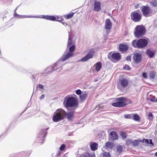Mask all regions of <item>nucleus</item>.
<instances>
[{"mask_svg": "<svg viewBox=\"0 0 157 157\" xmlns=\"http://www.w3.org/2000/svg\"><path fill=\"white\" fill-rule=\"evenodd\" d=\"M145 32V27L142 25H138L135 29L134 35L138 37L144 35Z\"/></svg>", "mask_w": 157, "mask_h": 157, "instance_id": "39448f33", "label": "nucleus"}, {"mask_svg": "<svg viewBox=\"0 0 157 157\" xmlns=\"http://www.w3.org/2000/svg\"><path fill=\"white\" fill-rule=\"evenodd\" d=\"M75 48V46L74 45L71 46L69 48V52H67L66 54L62 56V60L66 61L71 57L73 54L72 52L74 51Z\"/></svg>", "mask_w": 157, "mask_h": 157, "instance_id": "6e6552de", "label": "nucleus"}, {"mask_svg": "<svg viewBox=\"0 0 157 157\" xmlns=\"http://www.w3.org/2000/svg\"><path fill=\"white\" fill-rule=\"evenodd\" d=\"M117 102L113 103L112 105L115 107H122L127 105L128 99L125 98L121 97L116 99Z\"/></svg>", "mask_w": 157, "mask_h": 157, "instance_id": "20e7f679", "label": "nucleus"}, {"mask_svg": "<svg viewBox=\"0 0 157 157\" xmlns=\"http://www.w3.org/2000/svg\"><path fill=\"white\" fill-rule=\"evenodd\" d=\"M101 157H110V155L109 153L105 152L103 153V154Z\"/></svg>", "mask_w": 157, "mask_h": 157, "instance_id": "c85d7f7f", "label": "nucleus"}, {"mask_svg": "<svg viewBox=\"0 0 157 157\" xmlns=\"http://www.w3.org/2000/svg\"><path fill=\"white\" fill-rule=\"evenodd\" d=\"M142 75L144 78H147V74L146 73H143Z\"/></svg>", "mask_w": 157, "mask_h": 157, "instance_id": "49530a36", "label": "nucleus"}, {"mask_svg": "<svg viewBox=\"0 0 157 157\" xmlns=\"http://www.w3.org/2000/svg\"><path fill=\"white\" fill-rule=\"evenodd\" d=\"M60 152H59V153H58V155H59L60 154Z\"/></svg>", "mask_w": 157, "mask_h": 157, "instance_id": "864d4df0", "label": "nucleus"}, {"mask_svg": "<svg viewBox=\"0 0 157 157\" xmlns=\"http://www.w3.org/2000/svg\"><path fill=\"white\" fill-rule=\"evenodd\" d=\"M128 48V47L127 45L123 44H121L119 47V49L121 51H126Z\"/></svg>", "mask_w": 157, "mask_h": 157, "instance_id": "412c9836", "label": "nucleus"}, {"mask_svg": "<svg viewBox=\"0 0 157 157\" xmlns=\"http://www.w3.org/2000/svg\"><path fill=\"white\" fill-rule=\"evenodd\" d=\"M147 53L150 58L152 57L154 55V53L152 51L149 50H147Z\"/></svg>", "mask_w": 157, "mask_h": 157, "instance_id": "a878e982", "label": "nucleus"}, {"mask_svg": "<svg viewBox=\"0 0 157 157\" xmlns=\"http://www.w3.org/2000/svg\"><path fill=\"white\" fill-rule=\"evenodd\" d=\"M105 146L107 148H112L114 146V144L112 142H108L106 143Z\"/></svg>", "mask_w": 157, "mask_h": 157, "instance_id": "b1692460", "label": "nucleus"}, {"mask_svg": "<svg viewBox=\"0 0 157 157\" xmlns=\"http://www.w3.org/2000/svg\"><path fill=\"white\" fill-rule=\"evenodd\" d=\"M149 77L151 79H153L155 76V73L154 71H151L149 73Z\"/></svg>", "mask_w": 157, "mask_h": 157, "instance_id": "cd10ccee", "label": "nucleus"}, {"mask_svg": "<svg viewBox=\"0 0 157 157\" xmlns=\"http://www.w3.org/2000/svg\"><path fill=\"white\" fill-rule=\"evenodd\" d=\"M64 61L62 60V57L58 61L57 63L54 64L52 67H51L47 70L49 69L52 70V71H54L62 67L63 65V62Z\"/></svg>", "mask_w": 157, "mask_h": 157, "instance_id": "1a4fd4ad", "label": "nucleus"}, {"mask_svg": "<svg viewBox=\"0 0 157 157\" xmlns=\"http://www.w3.org/2000/svg\"><path fill=\"white\" fill-rule=\"evenodd\" d=\"M150 9L147 6H144L142 7V11L144 16L147 17L149 13Z\"/></svg>", "mask_w": 157, "mask_h": 157, "instance_id": "f8f14e48", "label": "nucleus"}, {"mask_svg": "<svg viewBox=\"0 0 157 157\" xmlns=\"http://www.w3.org/2000/svg\"><path fill=\"white\" fill-rule=\"evenodd\" d=\"M65 147V146L64 144H62L59 148L60 150L61 151H63L64 150Z\"/></svg>", "mask_w": 157, "mask_h": 157, "instance_id": "79ce46f5", "label": "nucleus"}, {"mask_svg": "<svg viewBox=\"0 0 157 157\" xmlns=\"http://www.w3.org/2000/svg\"><path fill=\"white\" fill-rule=\"evenodd\" d=\"M126 59L127 60L130 61L131 60V57L130 56H128L126 58Z\"/></svg>", "mask_w": 157, "mask_h": 157, "instance_id": "de8ad7c7", "label": "nucleus"}, {"mask_svg": "<svg viewBox=\"0 0 157 157\" xmlns=\"http://www.w3.org/2000/svg\"><path fill=\"white\" fill-rule=\"evenodd\" d=\"M147 43V40L146 39L142 38L138 40H133L132 42V45L135 48H142L145 47Z\"/></svg>", "mask_w": 157, "mask_h": 157, "instance_id": "7ed1b4c3", "label": "nucleus"}, {"mask_svg": "<svg viewBox=\"0 0 157 157\" xmlns=\"http://www.w3.org/2000/svg\"><path fill=\"white\" fill-rule=\"evenodd\" d=\"M44 95L42 94V95H41V96L40 97V98L41 99H43L44 98Z\"/></svg>", "mask_w": 157, "mask_h": 157, "instance_id": "8fccbe9b", "label": "nucleus"}, {"mask_svg": "<svg viewBox=\"0 0 157 157\" xmlns=\"http://www.w3.org/2000/svg\"><path fill=\"white\" fill-rule=\"evenodd\" d=\"M39 87L40 89L43 88V86L42 85L39 84L38 86Z\"/></svg>", "mask_w": 157, "mask_h": 157, "instance_id": "09e8293b", "label": "nucleus"}, {"mask_svg": "<svg viewBox=\"0 0 157 157\" xmlns=\"http://www.w3.org/2000/svg\"><path fill=\"white\" fill-rule=\"evenodd\" d=\"M95 69L97 72L99 71L102 67V64L100 62H98L94 65Z\"/></svg>", "mask_w": 157, "mask_h": 157, "instance_id": "6ab92c4d", "label": "nucleus"}, {"mask_svg": "<svg viewBox=\"0 0 157 157\" xmlns=\"http://www.w3.org/2000/svg\"><path fill=\"white\" fill-rule=\"evenodd\" d=\"M17 9V8H16V9L15 10V11ZM14 16L17 17V18H25L26 17H32V16H26V15H19V14H18L17 13H16L15 12V11L14 14Z\"/></svg>", "mask_w": 157, "mask_h": 157, "instance_id": "aec40b11", "label": "nucleus"}, {"mask_svg": "<svg viewBox=\"0 0 157 157\" xmlns=\"http://www.w3.org/2000/svg\"><path fill=\"white\" fill-rule=\"evenodd\" d=\"M139 143V141L136 140H134V141H133L132 145L135 146H136L138 145Z\"/></svg>", "mask_w": 157, "mask_h": 157, "instance_id": "2f4dec72", "label": "nucleus"}, {"mask_svg": "<svg viewBox=\"0 0 157 157\" xmlns=\"http://www.w3.org/2000/svg\"><path fill=\"white\" fill-rule=\"evenodd\" d=\"M150 93H148V95H149V94H150Z\"/></svg>", "mask_w": 157, "mask_h": 157, "instance_id": "5fc2aeb1", "label": "nucleus"}, {"mask_svg": "<svg viewBox=\"0 0 157 157\" xmlns=\"http://www.w3.org/2000/svg\"><path fill=\"white\" fill-rule=\"evenodd\" d=\"M50 67H49L48 68H47L46 69V70H45V72L47 73H48V74H49L51 72H52V70H51V69H49L48 70H47L48 69H49Z\"/></svg>", "mask_w": 157, "mask_h": 157, "instance_id": "a19ab883", "label": "nucleus"}, {"mask_svg": "<svg viewBox=\"0 0 157 157\" xmlns=\"http://www.w3.org/2000/svg\"><path fill=\"white\" fill-rule=\"evenodd\" d=\"M129 81L127 78H123L120 79L117 84V87L120 90L122 88H126L128 85Z\"/></svg>", "mask_w": 157, "mask_h": 157, "instance_id": "423d86ee", "label": "nucleus"}, {"mask_svg": "<svg viewBox=\"0 0 157 157\" xmlns=\"http://www.w3.org/2000/svg\"><path fill=\"white\" fill-rule=\"evenodd\" d=\"M132 118L133 120L136 121H139L140 120L139 116L136 114L132 115Z\"/></svg>", "mask_w": 157, "mask_h": 157, "instance_id": "393cba45", "label": "nucleus"}, {"mask_svg": "<svg viewBox=\"0 0 157 157\" xmlns=\"http://www.w3.org/2000/svg\"><path fill=\"white\" fill-rule=\"evenodd\" d=\"M73 15H74L73 13H70L69 14H68L67 15H65V17L67 19H68L71 18L73 17Z\"/></svg>", "mask_w": 157, "mask_h": 157, "instance_id": "c756f323", "label": "nucleus"}, {"mask_svg": "<svg viewBox=\"0 0 157 157\" xmlns=\"http://www.w3.org/2000/svg\"><path fill=\"white\" fill-rule=\"evenodd\" d=\"M94 55V51L93 50H90L87 55L79 60V62H85L89 59L93 58Z\"/></svg>", "mask_w": 157, "mask_h": 157, "instance_id": "9b49d317", "label": "nucleus"}, {"mask_svg": "<svg viewBox=\"0 0 157 157\" xmlns=\"http://www.w3.org/2000/svg\"><path fill=\"white\" fill-rule=\"evenodd\" d=\"M82 92L80 90H78L76 91V93L78 95L81 94Z\"/></svg>", "mask_w": 157, "mask_h": 157, "instance_id": "c03bdc74", "label": "nucleus"}, {"mask_svg": "<svg viewBox=\"0 0 157 157\" xmlns=\"http://www.w3.org/2000/svg\"><path fill=\"white\" fill-rule=\"evenodd\" d=\"M101 9V3L99 2L95 1L94 2V10L95 11H99Z\"/></svg>", "mask_w": 157, "mask_h": 157, "instance_id": "f3484780", "label": "nucleus"}, {"mask_svg": "<svg viewBox=\"0 0 157 157\" xmlns=\"http://www.w3.org/2000/svg\"><path fill=\"white\" fill-rule=\"evenodd\" d=\"M123 149V147L121 145L117 146V152L119 153L122 151Z\"/></svg>", "mask_w": 157, "mask_h": 157, "instance_id": "bb28decb", "label": "nucleus"}, {"mask_svg": "<svg viewBox=\"0 0 157 157\" xmlns=\"http://www.w3.org/2000/svg\"><path fill=\"white\" fill-rule=\"evenodd\" d=\"M41 18L52 21H55L56 19V17L54 16L49 15H42Z\"/></svg>", "mask_w": 157, "mask_h": 157, "instance_id": "a211bd4d", "label": "nucleus"}, {"mask_svg": "<svg viewBox=\"0 0 157 157\" xmlns=\"http://www.w3.org/2000/svg\"><path fill=\"white\" fill-rule=\"evenodd\" d=\"M133 58L135 62L136 63H138L140 62L141 60V55L139 53H135L134 55Z\"/></svg>", "mask_w": 157, "mask_h": 157, "instance_id": "dca6fc26", "label": "nucleus"}, {"mask_svg": "<svg viewBox=\"0 0 157 157\" xmlns=\"http://www.w3.org/2000/svg\"><path fill=\"white\" fill-rule=\"evenodd\" d=\"M87 97V94L86 93H83L80 96V99L82 101L85 100Z\"/></svg>", "mask_w": 157, "mask_h": 157, "instance_id": "5701e85b", "label": "nucleus"}, {"mask_svg": "<svg viewBox=\"0 0 157 157\" xmlns=\"http://www.w3.org/2000/svg\"><path fill=\"white\" fill-rule=\"evenodd\" d=\"M63 23V25H67V23H65V22H63V23Z\"/></svg>", "mask_w": 157, "mask_h": 157, "instance_id": "3c124183", "label": "nucleus"}, {"mask_svg": "<svg viewBox=\"0 0 157 157\" xmlns=\"http://www.w3.org/2000/svg\"><path fill=\"white\" fill-rule=\"evenodd\" d=\"M121 135L123 139H125L126 138V134L124 132H121Z\"/></svg>", "mask_w": 157, "mask_h": 157, "instance_id": "e433bc0d", "label": "nucleus"}, {"mask_svg": "<svg viewBox=\"0 0 157 157\" xmlns=\"http://www.w3.org/2000/svg\"><path fill=\"white\" fill-rule=\"evenodd\" d=\"M80 157H92V156L89 153H86L82 155Z\"/></svg>", "mask_w": 157, "mask_h": 157, "instance_id": "c9c22d12", "label": "nucleus"}, {"mask_svg": "<svg viewBox=\"0 0 157 157\" xmlns=\"http://www.w3.org/2000/svg\"><path fill=\"white\" fill-rule=\"evenodd\" d=\"M55 17L56 18V21L60 22L62 21L63 20V18L61 17H59L58 16H56Z\"/></svg>", "mask_w": 157, "mask_h": 157, "instance_id": "58836bf2", "label": "nucleus"}, {"mask_svg": "<svg viewBox=\"0 0 157 157\" xmlns=\"http://www.w3.org/2000/svg\"><path fill=\"white\" fill-rule=\"evenodd\" d=\"M145 140V142L148 144H153L152 143V140H149L148 139H144L143 140Z\"/></svg>", "mask_w": 157, "mask_h": 157, "instance_id": "4c0bfd02", "label": "nucleus"}, {"mask_svg": "<svg viewBox=\"0 0 157 157\" xmlns=\"http://www.w3.org/2000/svg\"><path fill=\"white\" fill-rule=\"evenodd\" d=\"M108 59L113 61H117L121 59V55L118 53H113L111 52L108 53Z\"/></svg>", "mask_w": 157, "mask_h": 157, "instance_id": "0eeeda50", "label": "nucleus"}, {"mask_svg": "<svg viewBox=\"0 0 157 157\" xmlns=\"http://www.w3.org/2000/svg\"><path fill=\"white\" fill-rule=\"evenodd\" d=\"M150 100L151 101L154 102H157V98H155V97L153 96H152V97H151L150 98Z\"/></svg>", "mask_w": 157, "mask_h": 157, "instance_id": "7c9ffc66", "label": "nucleus"}, {"mask_svg": "<svg viewBox=\"0 0 157 157\" xmlns=\"http://www.w3.org/2000/svg\"><path fill=\"white\" fill-rule=\"evenodd\" d=\"M98 144L96 143H91L90 144V148L92 151H94L97 150Z\"/></svg>", "mask_w": 157, "mask_h": 157, "instance_id": "4be33fe9", "label": "nucleus"}, {"mask_svg": "<svg viewBox=\"0 0 157 157\" xmlns=\"http://www.w3.org/2000/svg\"><path fill=\"white\" fill-rule=\"evenodd\" d=\"M155 155L156 156H157V152H156L155 154Z\"/></svg>", "mask_w": 157, "mask_h": 157, "instance_id": "603ef678", "label": "nucleus"}, {"mask_svg": "<svg viewBox=\"0 0 157 157\" xmlns=\"http://www.w3.org/2000/svg\"><path fill=\"white\" fill-rule=\"evenodd\" d=\"M124 117L126 119H131L132 118V114H126L124 115Z\"/></svg>", "mask_w": 157, "mask_h": 157, "instance_id": "f704fd0d", "label": "nucleus"}, {"mask_svg": "<svg viewBox=\"0 0 157 157\" xmlns=\"http://www.w3.org/2000/svg\"><path fill=\"white\" fill-rule=\"evenodd\" d=\"M133 141L132 140H127L126 141V144L127 145H129L130 144H132Z\"/></svg>", "mask_w": 157, "mask_h": 157, "instance_id": "473e14b6", "label": "nucleus"}, {"mask_svg": "<svg viewBox=\"0 0 157 157\" xmlns=\"http://www.w3.org/2000/svg\"><path fill=\"white\" fill-rule=\"evenodd\" d=\"M131 18L135 22H138L141 20L142 16L140 14L137 13L136 11L132 12L131 15Z\"/></svg>", "mask_w": 157, "mask_h": 157, "instance_id": "9d476101", "label": "nucleus"}, {"mask_svg": "<svg viewBox=\"0 0 157 157\" xmlns=\"http://www.w3.org/2000/svg\"><path fill=\"white\" fill-rule=\"evenodd\" d=\"M78 105V100L74 97L67 96L64 98L63 105L67 109L69 108L76 107Z\"/></svg>", "mask_w": 157, "mask_h": 157, "instance_id": "f257e3e1", "label": "nucleus"}, {"mask_svg": "<svg viewBox=\"0 0 157 157\" xmlns=\"http://www.w3.org/2000/svg\"><path fill=\"white\" fill-rule=\"evenodd\" d=\"M151 4L154 7H156L157 5L156 2L155 1H153L151 2Z\"/></svg>", "mask_w": 157, "mask_h": 157, "instance_id": "ea45409f", "label": "nucleus"}, {"mask_svg": "<svg viewBox=\"0 0 157 157\" xmlns=\"http://www.w3.org/2000/svg\"><path fill=\"white\" fill-rule=\"evenodd\" d=\"M72 39L70 37H69L68 40V47L71 46L72 44Z\"/></svg>", "mask_w": 157, "mask_h": 157, "instance_id": "72a5a7b5", "label": "nucleus"}, {"mask_svg": "<svg viewBox=\"0 0 157 157\" xmlns=\"http://www.w3.org/2000/svg\"><path fill=\"white\" fill-rule=\"evenodd\" d=\"M75 113L74 111H71L66 113V117L67 119L70 121H72L75 118Z\"/></svg>", "mask_w": 157, "mask_h": 157, "instance_id": "ddd939ff", "label": "nucleus"}, {"mask_svg": "<svg viewBox=\"0 0 157 157\" xmlns=\"http://www.w3.org/2000/svg\"><path fill=\"white\" fill-rule=\"evenodd\" d=\"M66 113L62 109H57L53 117V121L56 122L59 121L63 119L66 117Z\"/></svg>", "mask_w": 157, "mask_h": 157, "instance_id": "f03ea898", "label": "nucleus"}, {"mask_svg": "<svg viewBox=\"0 0 157 157\" xmlns=\"http://www.w3.org/2000/svg\"><path fill=\"white\" fill-rule=\"evenodd\" d=\"M148 117H149V119L150 120H152L153 118V115L151 113H150L148 114Z\"/></svg>", "mask_w": 157, "mask_h": 157, "instance_id": "a18cd8bd", "label": "nucleus"}, {"mask_svg": "<svg viewBox=\"0 0 157 157\" xmlns=\"http://www.w3.org/2000/svg\"><path fill=\"white\" fill-rule=\"evenodd\" d=\"M124 69L127 70H128L130 69V67L128 65H125V66L124 67Z\"/></svg>", "mask_w": 157, "mask_h": 157, "instance_id": "37998d69", "label": "nucleus"}, {"mask_svg": "<svg viewBox=\"0 0 157 157\" xmlns=\"http://www.w3.org/2000/svg\"><path fill=\"white\" fill-rule=\"evenodd\" d=\"M112 23L109 19L106 20L105 28L107 30H109L111 29L112 28Z\"/></svg>", "mask_w": 157, "mask_h": 157, "instance_id": "4468645a", "label": "nucleus"}, {"mask_svg": "<svg viewBox=\"0 0 157 157\" xmlns=\"http://www.w3.org/2000/svg\"><path fill=\"white\" fill-rule=\"evenodd\" d=\"M109 136L110 139L113 140H117L118 137V134L114 131H112L110 133Z\"/></svg>", "mask_w": 157, "mask_h": 157, "instance_id": "2eb2a0df", "label": "nucleus"}]
</instances>
